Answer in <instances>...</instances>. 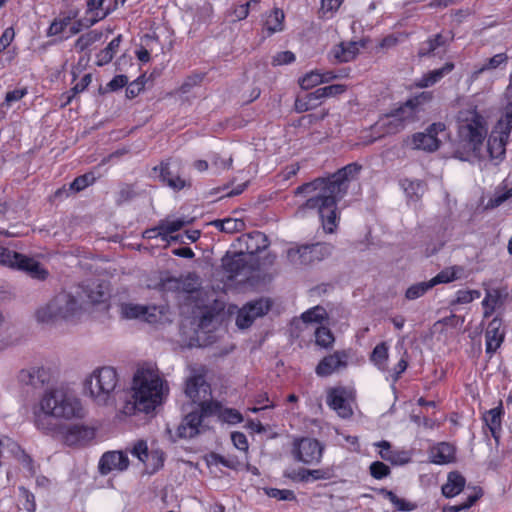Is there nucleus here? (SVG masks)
Listing matches in <instances>:
<instances>
[{
    "instance_id": "nucleus-1",
    "label": "nucleus",
    "mask_w": 512,
    "mask_h": 512,
    "mask_svg": "<svg viewBox=\"0 0 512 512\" xmlns=\"http://www.w3.org/2000/svg\"><path fill=\"white\" fill-rule=\"evenodd\" d=\"M457 128L459 143L466 153L461 159H489L497 165L505 157L506 144L512 130V99H508L503 107L501 116L488 137L486 149H483V140L487 134V123L476 107L470 106L459 111Z\"/></svg>"
},
{
    "instance_id": "nucleus-2",
    "label": "nucleus",
    "mask_w": 512,
    "mask_h": 512,
    "mask_svg": "<svg viewBox=\"0 0 512 512\" xmlns=\"http://www.w3.org/2000/svg\"><path fill=\"white\" fill-rule=\"evenodd\" d=\"M360 170L359 164L351 163L328 178H319L298 187L296 193L308 196L298 213L317 214L322 224H336L340 220L337 202L345 195L348 181Z\"/></svg>"
},
{
    "instance_id": "nucleus-3",
    "label": "nucleus",
    "mask_w": 512,
    "mask_h": 512,
    "mask_svg": "<svg viewBox=\"0 0 512 512\" xmlns=\"http://www.w3.org/2000/svg\"><path fill=\"white\" fill-rule=\"evenodd\" d=\"M33 422L38 430L47 435L62 433L60 419L70 420L82 415L80 401L64 389L45 391L33 407Z\"/></svg>"
},
{
    "instance_id": "nucleus-4",
    "label": "nucleus",
    "mask_w": 512,
    "mask_h": 512,
    "mask_svg": "<svg viewBox=\"0 0 512 512\" xmlns=\"http://www.w3.org/2000/svg\"><path fill=\"white\" fill-rule=\"evenodd\" d=\"M167 392L168 387L158 368L145 363L134 373L131 398L124 404L123 413L126 415H134L137 412L148 414L162 403Z\"/></svg>"
},
{
    "instance_id": "nucleus-5",
    "label": "nucleus",
    "mask_w": 512,
    "mask_h": 512,
    "mask_svg": "<svg viewBox=\"0 0 512 512\" xmlns=\"http://www.w3.org/2000/svg\"><path fill=\"white\" fill-rule=\"evenodd\" d=\"M431 98L430 92H422L389 113L381 115L370 128L371 135L369 137L362 136L363 142L370 144L377 139L400 132L407 123L415 120L420 107L429 102Z\"/></svg>"
},
{
    "instance_id": "nucleus-6",
    "label": "nucleus",
    "mask_w": 512,
    "mask_h": 512,
    "mask_svg": "<svg viewBox=\"0 0 512 512\" xmlns=\"http://www.w3.org/2000/svg\"><path fill=\"white\" fill-rule=\"evenodd\" d=\"M118 374L115 368L104 366L96 368L85 380L84 389L100 406L112 405L115 402Z\"/></svg>"
},
{
    "instance_id": "nucleus-7",
    "label": "nucleus",
    "mask_w": 512,
    "mask_h": 512,
    "mask_svg": "<svg viewBox=\"0 0 512 512\" xmlns=\"http://www.w3.org/2000/svg\"><path fill=\"white\" fill-rule=\"evenodd\" d=\"M0 264L6 267L15 268L25 272L33 279L44 281L48 278L49 272L40 262L24 254L11 251L0 246Z\"/></svg>"
},
{
    "instance_id": "nucleus-8",
    "label": "nucleus",
    "mask_w": 512,
    "mask_h": 512,
    "mask_svg": "<svg viewBox=\"0 0 512 512\" xmlns=\"http://www.w3.org/2000/svg\"><path fill=\"white\" fill-rule=\"evenodd\" d=\"M223 268L231 278L243 277V280L254 278L256 258L253 255L239 251L232 256L226 255L222 260Z\"/></svg>"
},
{
    "instance_id": "nucleus-9",
    "label": "nucleus",
    "mask_w": 512,
    "mask_h": 512,
    "mask_svg": "<svg viewBox=\"0 0 512 512\" xmlns=\"http://www.w3.org/2000/svg\"><path fill=\"white\" fill-rule=\"evenodd\" d=\"M324 446L315 438L303 437L295 439L291 454L293 458L306 465L320 463L323 456Z\"/></svg>"
},
{
    "instance_id": "nucleus-10",
    "label": "nucleus",
    "mask_w": 512,
    "mask_h": 512,
    "mask_svg": "<svg viewBox=\"0 0 512 512\" xmlns=\"http://www.w3.org/2000/svg\"><path fill=\"white\" fill-rule=\"evenodd\" d=\"M446 126L443 123H433L425 132H419L412 136L410 145L413 149L434 151L438 149L441 139L445 136Z\"/></svg>"
},
{
    "instance_id": "nucleus-11",
    "label": "nucleus",
    "mask_w": 512,
    "mask_h": 512,
    "mask_svg": "<svg viewBox=\"0 0 512 512\" xmlns=\"http://www.w3.org/2000/svg\"><path fill=\"white\" fill-rule=\"evenodd\" d=\"M271 308V302L268 299L260 298L245 304L237 314L236 325L240 329L250 327L255 319L264 316Z\"/></svg>"
},
{
    "instance_id": "nucleus-12",
    "label": "nucleus",
    "mask_w": 512,
    "mask_h": 512,
    "mask_svg": "<svg viewBox=\"0 0 512 512\" xmlns=\"http://www.w3.org/2000/svg\"><path fill=\"white\" fill-rule=\"evenodd\" d=\"M178 165L173 162H163L154 168V173L160 178L163 184L174 191H179L189 185V182L181 178L177 173Z\"/></svg>"
},
{
    "instance_id": "nucleus-13",
    "label": "nucleus",
    "mask_w": 512,
    "mask_h": 512,
    "mask_svg": "<svg viewBox=\"0 0 512 512\" xmlns=\"http://www.w3.org/2000/svg\"><path fill=\"white\" fill-rule=\"evenodd\" d=\"M51 373L44 367H30L22 369L18 374V381L23 386L40 389L50 382Z\"/></svg>"
},
{
    "instance_id": "nucleus-14",
    "label": "nucleus",
    "mask_w": 512,
    "mask_h": 512,
    "mask_svg": "<svg viewBox=\"0 0 512 512\" xmlns=\"http://www.w3.org/2000/svg\"><path fill=\"white\" fill-rule=\"evenodd\" d=\"M128 466L129 459L126 453L122 451H108L101 456L98 470L101 475H107L114 470L125 471Z\"/></svg>"
},
{
    "instance_id": "nucleus-15",
    "label": "nucleus",
    "mask_w": 512,
    "mask_h": 512,
    "mask_svg": "<svg viewBox=\"0 0 512 512\" xmlns=\"http://www.w3.org/2000/svg\"><path fill=\"white\" fill-rule=\"evenodd\" d=\"M207 426L197 410L188 413L177 428L179 438L191 439L206 431Z\"/></svg>"
},
{
    "instance_id": "nucleus-16",
    "label": "nucleus",
    "mask_w": 512,
    "mask_h": 512,
    "mask_svg": "<svg viewBox=\"0 0 512 512\" xmlns=\"http://www.w3.org/2000/svg\"><path fill=\"white\" fill-rule=\"evenodd\" d=\"M52 300L60 321L73 319L80 310L77 298L70 293L61 292Z\"/></svg>"
},
{
    "instance_id": "nucleus-17",
    "label": "nucleus",
    "mask_w": 512,
    "mask_h": 512,
    "mask_svg": "<svg viewBox=\"0 0 512 512\" xmlns=\"http://www.w3.org/2000/svg\"><path fill=\"white\" fill-rule=\"evenodd\" d=\"M348 354L345 351H336L325 356L316 366L315 372L320 377H327L347 367Z\"/></svg>"
},
{
    "instance_id": "nucleus-18",
    "label": "nucleus",
    "mask_w": 512,
    "mask_h": 512,
    "mask_svg": "<svg viewBox=\"0 0 512 512\" xmlns=\"http://www.w3.org/2000/svg\"><path fill=\"white\" fill-rule=\"evenodd\" d=\"M237 242L241 251L253 256L268 247L267 236L260 231L242 234L237 238Z\"/></svg>"
},
{
    "instance_id": "nucleus-19",
    "label": "nucleus",
    "mask_w": 512,
    "mask_h": 512,
    "mask_svg": "<svg viewBox=\"0 0 512 512\" xmlns=\"http://www.w3.org/2000/svg\"><path fill=\"white\" fill-rule=\"evenodd\" d=\"M185 394L194 403H198L203 398L211 397L210 385L206 382L203 375H193L186 381Z\"/></svg>"
},
{
    "instance_id": "nucleus-20",
    "label": "nucleus",
    "mask_w": 512,
    "mask_h": 512,
    "mask_svg": "<svg viewBox=\"0 0 512 512\" xmlns=\"http://www.w3.org/2000/svg\"><path fill=\"white\" fill-rule=\"evenodd\" d=\"M504 330L502 328V319L495 317L488 324L485 338H486V353L493 354L500 347L504 340Z\"/></svg>"
},
{
    "instance_id": "nucleus-21",
    "label": "nucleus",
    "mask_w": 512,
    "mask_h": 512,
    "mask_svg": "<svg viewBox=\"0 0 512 512\" xmlns=\"http://www.w3.org/2000/svg\"><path fill=\"white\" fill-rule=\"evenodd\" d=\"M94 430L83 425H70L67 427L63 439L68 446L81 445L94 437Z\"/></svg>"
},
{
    "instance_id": "nucleus-22",
    "label": "nucleus",
    "mask_w": 512,
    "mask_h": 512,
    "mask_svg": "<svg viewBox=\"0 0 512 512\" xmlns=\"http://www.w3.org/2000/svg\"><path fill=\"white\" fill-rule=\"evenodd\" d=\"M319 248V243L291 248L287 251V258L293 265H307L313 261V254L317 253Z\"/></svg>"
},
{
    "instance_id": "nucleus-23",
    "label": "nucleus",
    "mask_w": 512,
    "mask_h": 512,
    "mask_svg": "<svg viewBox=\"0 0 512 512\" xmlns=\"http://www.w3.org/2000/svg\"><path fill=\"white\" fill-rule=\"evenodd\" d=\"M105 0H88L85 26L90 27L106 18L114 8L104 6Z\"/></svg>"
},
{
    "instance_id": "nucleus-24",
    "label": "nucleus",
    "mask_w": 512,
    "mask_h": 512,
    "mask_svg": "<svg viewBox=\"0 0 512 512\" xmlns=\"http://www.w3.org/2000/svg\"><path fill=\"white\" fill-rule=\"evenodd\" d=\"M327 404L342 418H348L353 413L350 404L343 395L342 390L332 389L327 396Z\"/></svg>"
},
{
    "instance_id": "nucleus-25",
    "label": "nucleus",
    "mask_w": 512,
    "mask_h": 512,
    "mask_svg": "<svg viewBox=\"0 0 512 512\" xmlns=\"http://www.w3.org/2000/svg\"><path fill=\"white\" fill-rule=\"evenodd\" d=\"M337 77L338 76L333 71H310L299 79V85L302 89L308 90L314 88L319 84L328 83L336 79Z\"/></svg>"
},
{
    "instance_id": "nucleus-26",
    "label": "nucleus",
    "mask_w": 512,
    "mask_h": 512,
    "mask_svg": "<svg viewBox=\"0 0 512 512\" xmlns=\"http://www.w3.org/2000/svg\"><path fill=\"white\" fill-rule=\"evenodd\" d=\"M361 47L360 42H342L332 49L331 55L338 62H349L357 56Z\"/></svg>"
},
{
    "instance_id": "nucleus-27",
    "label": "nucleus",
    "mask_w": 512,
    "mask_h": 512,
    "mask_svg": "<svg viewBox=\"0 0 512 512\" xmlns=\"http://www.w3.org/2000/svg\"><path fill=\"white\" fill-rule=\"evenodd\" d=\"M466 484V479L458 471H452L447 476V482L442 486V494L452 498L460 494Z\"/></svg>"
},
{
    "instance_id": "nucleus-28",
    "label": "nucleus",
    "mask_w": 512,
    "mask_h": 512,
    "mask_svg": "<svg viewBox=\"0 0 512 512\" xmlns=\"http://www.w3.org/2000/svg\"><path fill=\"white\" fill-rule=\"evenodd\" d=\"M376 446L381 448L379 454L385 461H389L394 465H402L409 461V457L406 452L392 450L391 444L388 441L382 440L378 442Z\"/></svg>"
},
{
    "instance_id": "nucleus-29",
    "label": "nucleus",
    "mask_w": 512,
    "mask_h": 512,
    "mask_svg": "<svg viewBox=\"0 0 512 512\" xmlns=\"http://www.w3.org/2000/svg\"><path fill=\"white\" fill-rule=\"evenodd\" d=\"M183 226H153L152 228L143 231V237L146 239H152L161 237L164 241L178 240V234L180 228Z\"/></svg>"
},
{
    "instance_id": "nucleus-30",
    "label": "nucleus",
    "mask_w": 512,
    "mask_h": 512,
    "mask_svg": "<svg viewBox=\"0 0 512 512\" xmlns=\"http://www.w3.org/2000/svg\"><path fill=\"white\" fill-rule=\"evenodd\" d=\"M455 449L446 442L439 443L430 452L431 461L435 464H447L454 459Z\"/></svg>"
},
{
    "instance_id": "nucleus-31",
    "label": "nucleus",
    "mask_w": 512,
    "mask_h": 512,
    "mask_svg": "<svg viewBox=\"0 0 512 512\" xmlns=\"http://www.w3.org/2000/svg\"><path fill=\"white\" fill-rule=\"evenodd\" d=\"M453 69L454 64L448 62L443 67L432 70L427 74L423 75L421 79L418 80L417 86L421 88L430 87L435 83L439 82L445 75L449 74Z\"/></svg>"
},
{
    "instance_id": "nucleus-32",
    "label": "nucleus",
    "mask_w": 512,
    "mask_h": 512,
    "mask_svg": "<svg viewBox=\"0 0 512 512\" xmlns=\"http://www.w3.org/2000/svg\"><path fill=\"white\" fill-rule=\"evenodd\" d=\"M501 415L502 408L496 407L487 411L483 416V420L486 426L489 428L491 435L496 440V442H498L500 438Z\"/></svg>"
},
{
    "instance_id": "nucleus-33",
    "label": "nucleus",
    "mask_w": 512,
    "mask_h": 512,
    "mask_svg": "<svg viewBox=\"0 0 512 512\" xmlns=\"http://www.w3.org/2000/svg\"><path fill=\"white\" fill-rule=\"evenodd\" d=\"M285 14L282 9L274 8L267 16L264 22V28L268 35L281 32L284 29Z\"/></svg>"
},
{
    "instance_id": "nucleus-34",
    "label": "nucleus",
    "mask_w": 512,
    "mask_h": 512,
    "mask_svg": "<svg viewBox=\"0 0 512 512\" xmlns=\"http://www.w3.org/2000/svg\"><path fill=\"white\" fill-rule=\"evenodd\" d=\"M76 15L74 12H69L55 18L47 29V36L52 37L64 33Z\"/></svg>"
},
{
    "instance_id": "nucleus-35",
    "label": "nucleus",
    "mask_w": 512,
    "mask_h": 512,
    "mask_svg": "<svg viewBox=\"0 0 512 512\" xmlns=\"http://www.w3.org/2000/svg\"><path fill=\"white\" fill-rule=\"evenodd\" d=\"M35 318L42 324H53L60 321L52 299L35 311Z\"/></svg>"
},
{
    "instance_id": "nucleus-36",
    "label": "nucleus",
    "mask_w": 512,
    "mask_h": 512,
    "mask_svg": "<svg viewBox=\"0 0 512 512\" xmlns=\"http://www.w3.org/2000/svg\"><path fill=\"white\" fill-rule=\"evenodd\" d=\"M197 404L199 406V410L197 411L204 421L206 418L211 416H217L220 418V414L223 408L220 402L211 400L209 398H203V400L199 401Z\"/></svg>"
},
{
    "instance_id": "nucleus-37",
    "label": "nucleus",
    "mask_w": 512,
    "mask_h": 512,
    "mask_svg": "<svg viewBox=\"0 0 512 512\" xmlns=\"http://www.w3.org/2000/svg\"><path fill=\"white\" fill-rule=\"evenodd\" d=\"M121 38H122L121 35H118L117 37H115L113 40L110 41V43L107 45L106 48L101 50L96 55V64L98 66H104V65L108 64L113 59L114 55L116 54V52L118 51V48L120 46Z\"/></svg>"
},
{
    "instance_id": "nucleus-38",
    "label": "nucleus",
    "mask_w": 512,
    "mask_h": 512,
    "mask_svg": "<svg viewBox=\"0 0 512 512\" xmlns=\"http://www.w3.org/2000/svg\"><path fill=\"white\" fill-rule=\"evenodd\" d=\"M388 356V345L386 342H381L373 349L370 360L378 367V369L386 371Z\"/></svg>"
},
{
    "instance_id": "nucleus-39",
    "label": "nucleus",
    "mask_w": 512,
    "mask_h": 512,
    "mask_svg": "<svg viewBox=\"0 0 512 512\" xmlns=\"http://www.w3.org/2000/svg\"><path fill=\"white\" fill-rule=\"evenodd\" d=\"M174 284L173 287L177 290H183L187 293H192L197 290L199 286V278L195 274H189L185 279L183 280H169L168 284Z\"/></svg>"
},
{
    "instance_id": "nucleus-40",
    "label": "nucleus",
    "mask_w": 512,
    "mask_h": 512,
    "mask_svg": "<svg viewBox=\"0 0 512 512\" xmlns=\"http://www.w3.org/2000/svg\"><path fill=\"white\" fill-rule=\"evenodd\" d=\"M402 186L405 194L412 201H417L425 191L423 183L418 180H404Z\"/></svg>"
},
{
    "instance_id": "nucleus-41",
    "label": "nucleus",
    "mask_w": 512,
    "mask_h": 512,
    "mask_svg": "<svg viewBox=\"0 0 512 512\" xmlns=\"http://www.w3.org/2000/svg\"><path fill=\"white\" fill-rule=\"evenodd\" d=\"M481 488L474 489V492L467 497V500L456 505H446L442 508V512H460L469 509L482 496Z\"/></svg>"
},
{
    "instance_id": "nucleus-42",
    "label": "nucleus",
    "mask_w": 512,
    "mask_h": 512,
    "mask_svg": "<svg viewBox=\"0 0 512 512\" xmlns=\"http://www.w3.org/2000/svg\"><path fill=\"white\" fill-rule=\"evenodd\" d=\"M121 314L126 319L146 318L147 307L132 303L122 304Z\"/></svg>"
},
{
    "instance_id": "nucleus-43",
    "label": "nucleus",
    "mask_w": 512,
    "mask_h": 512,
    "mask_svg": "<svg viewBox=\"0 0 512 512\" xmlns=\"http://www.w3.org/2000/svg\"><path fill=\"white\" fill-rule=\"evenodd\" d=\"M432 285L430 281H423L419 283H415L407 288L405 292V298L407 300H416L426 294L430 289H432Z\"/></svg>"
},
{
    "instance_id": "nucleus-44",
    "label": "nucleus",
    "mask_w": 512,
    "mask_h": 512,
    "mask_svg": "<svg viewBox=\"0 0 512 512\" xmlns=\"http://www.w3.org/2000/svg\"><path fill=\"white\" fill-rule=\"evenodd\" d=\"M461 269L458 267H450L442 270L439 272L435 277L430 279V283L432 287L441 284V283H449L458 278V272H460Z\"/></svg>"
},
{
    "instance_id": "nucleus-45",
    "label": "nucleus",
    "mask_w": 512,
    "mask_h": 512,
    "mask_svg": "<svg viewBox=\"0 0 512 512\" xmlns=\"http://www.w3.org/2000/svg\"><path fill=\"white\" fill-rule=\"evenodd\" d=\"M327 318V312L322 306H315L301 315L305 323H322Z\"/></svg>"
},
{
    "instance_id": "nucleus-46",
    "label": "nucleus",
    "mask_w": 512,
    "mask_h": 512,
    "mask_svg": "<svg viewBox=\"0 0 512 512\" xmlns=\"http://www.w3.org/2000/svg\"><path fill=\"white\" fill-rule=\"evenodd\" d=\"M347 90L346 85L343 84H333L329 86H325L322 88H318L315 90L312 95L315 96V99H321L326 97H334L339 94L344 93Z\"/></svg>"
},
{
    "instance_id": "nucleus-47",
    "label": "nucleus",
    "mask_w": 512,
    "mask_h": 512,
    "mask_svg": "<svg viewBox=\"0 0 512 512\" xmlns=\"http://www.w3.org/2000/svg\"><path fill=\"white\" fill-rule=\"evenodd\" d=\"M256 264H255V274L254 278H259L261 274L265 275V272L274 265L276 260V255L268 253L263 258L255 255Z\"/></svg>"
},
{
    "instance_id": "nucleus-48",
    "label": "nucleus",
    "mask_w": 512,
    "mask_h": 512,
    "mask_svg": "<svg viewBox=\"0 0 512 512\" xmlns=\"http://www.w3.org/2000/svg\"><path fill=\"white\" fill-rule=\"evenodd\" d=\"M334 340V335L329 328L320 326L316 329L315 341L317 345L323 348H329L334 343Z\"/></svg>"
},
{
    "instance_id": "nucleus-49",
    "label": "nucleus",
    "mask_w": 512,
    "mask_h": 512,
    "mask_svg": "<svg viewBox=\"0 0 512 512\" xmlns=\"http://www.w3.org/2000/svg\"><path fill=\"white\" fill-rule=\"evenodd\" d=\"M19 502L27 512H35V496L25 487H19Z\"/></svg>"
},
{
    "instance_id": "nucleus-50",
    "label": "nucleus",
    "mask_w": 512,
    "mask_h": 512,
    "mask_svg": "<svg viewBox=\"0 0 512 512\" xmlns=\"http://www.w3.org/2000/svg\"><path fill=\"white\" fill-rule=\"evenodd\" d=\"M96 180L94 173H86L74 179V181L70 184V190L74 192H79L86 187L92 185Z\"/></svg>"
},
{
    "instance_id": "nucleus-51",
    "label": "nucleus",
    "mask_w": 512,
    "mask_h": 512,
    "mask_svg": "<svg viewBox=\"0 0 512 512\" xmlns=\"http://www.w3.org/2000/svg\"><path fill=\"white\" fill-rule=\"evenodd\" d=\"M445 44V40L442 35H436L434 38L428 39L426 42H424L420 49H419V55L425 56L433 51H435L438 47Z\"/></svg>"
},
{
    "instance_id": "nucleus-52",
    "label": "nucleus",
    "mask_w": 512,
    "mask_h": 512,
    "mask_svg": "<svg viewBox=\"0 0 512 512\" xmlns=\"http://www.w3.org/2000/svg\"><path fill=\"white\" fill-rule=\"evenodd\" d=\"M100 38H101V33H98L96 31H91L89 33H86V34L80 36L77 39L75 46L80 51H83L86 48H88L90 45H92L93 43L98 41Z\"/></svg>"
},
{
    "instance_id": "nucleus-53",
    "label": "nucleus",
    "mask_w": 512,
    "mask_h": 512,
    "mask_svg": "<svg viewBox=\"0 0 512 512\" xmlns=\"http://www.w3.org/2000/svg\"><path fill=\"white\" fill-rule=\"evenodd\" d=\"M480 291L478 290H459L456 293L455 300L451 303L452 305H460V304H468L472 302L474 299L480 297Z\"/></svg>"
},
{
    "instance_id": "nucleus-54",
    "label": "nucleus",
    "mask_w": 512,
    "mask_h": 512,
    "mask_svg": "<svg viewBox=\"0 0 512 512\" xmlns=\"http://www.w3.org/2000/svg\"><path fill=\"white\" fill-rule=\"evenodd\" d=\"M306 474L310 475V480H330L335 476V471L333 467H325L320 469H309V472Z\"/></svg>"
},
{
    "instance_id": "nucleus-55",
    "label": "nucleus",
    "mask_w": 512,
    "mask_h": 512,
    "mask_svg": "<svg viewBox=\"0 0 512 512\" xmlns=\"http://www.w3.org/2000/svg\"><path fill=\"white\" fill-rule=\"evenodd\" d=\"M370 474L375 479H383L390 474V468L386 464L380 461H375L371 463L370 467Z\"/></svg>"
},
{
    "instance_id": "nucleus-56",
    "label": "nucleus",
    "mask_w": 512,
    "mask_h": 512,
    "mask_svg": "<svg viewBox=\"0 0 512 512\" xmlns=\"http://www.w3.org/2000/svg\"><path fill=\"white\" fill-rule=\"evenodd\" d=\"M221 421L229 424H237L242 422L243 417L239 411L231 408H222L220 418Z\"/></svg>"
},
{
    "instance_id": "nucleus-57",
    "label": "nucleus",
    "mask_w": 512,
    "mask_h": 512,
    "mask_svg": "<svg viewBox=\"0 0 512 512\" xmlns=\"http://www.w3.org/2000/svg\"><path fill=\"white\" fill-rule=\"evenodd\" d=\"M508 56L505 53H499L489 58L483 65L486 71L495 70L501 65H506Z\"/></svg>"
},
{
    "instance_id": "nucleus-58",
    "label": "nucleus",
    "mask_w": 512,
    "mask_h": 512,
    "mask_svg": "<svg viewBox=\"0 0 512 512\" xmlns=\"http://www.w3.org/2000/svg\"><path fill=\"white\" fill-rule=\"evenodd\" d=\"M88 298L92 303H100L104 301L106 292L102 284L89 286L87 291Z\"/></svg>"
},
{
    "instance_id": "nucleus-59",
    "label": "nucleus",
    "mask_w": 512,
    "mask_h": 512,
    "mask_svg": "<svg viewBox=\"0 0 512 512\" xmlns=\"http://www.w3.org/2000/svg\"><path fill=\"white\" fill-rule=\"evenodd\" d=\"M28 93L26 88L15 89L13 91L7 92L5 96V101L2 104V109L8 108L12 103L21 100Z\"/></svg>"
},
{
    "instance_id": "nucleus-60",
    "label": "nucleus",
    "mask_w": 512,
    "mask_h": 512,
    "mask_svg": "<svg viewBox=\"0 0 512 512\" xmlns=\"http://www.w3.org/2000/svg\"><path fill=\"white\" fill-rule=\"evenodd\" d=\"M267 494H268V496L276 498L278 500L291 501L296 498L294 492L292 490H288V489L280 490V489H276V488H270L267 491Z\"/></svg>"
},
{
    "instance_id": "nucleus-61",
    "label": "nucleus",
    "mask_w": 512,
    "mask_h": 512,
    "mask_svg": "<svg viewBox=\"0 0 512 512\" xmlns=\"http://www.w3.org/2000/svg\"><path fill=\"white\" fill-rule=\"evenodd\" d=\"M390 502L397 508L398 511L402 512L413 511L417 507L415 503L406 501L403 498H399L396 494L394 495Z\"/></svg>"
},
{
    "instance_id": "nucleus-62",
    "label": "nucleus",
    "mask_w": 512,
    "mask_h": 512,
    "mask_svg": "<svg viewBox=\"0 0 512 512\" xmlns=\"http://www.w3.org/2000/svg\"><path fill=\"white\" fill-rule=\"evenodd\" d=\"M344 0H322L321 1V12L323 15H333L338 8L341 6Z\"/></svg>"
},
{
    "instance_id": "nucleus-63",
    "label": "nucleus",
    "mask_w": 512,
    "mask_h": 512,
    "mask_svg": "<svg viewBox=\"0 0 512 512\" xmlns=\"http://www.w3.org/2000/svg\"><path fill=\"white\" fill-rule=\"evenodd\" d=\"M295 55L291 51H282L273 57V65H285L294 62Z\"/></svg>"
},
{
    "instance_id": "nucleus-64",
    "label": "nucleus",
    "mask_w": 512,
    "mask_h": 512,
    "mask_svg": "<svg viewBox=\"0 0 512 512\" xmlns=\"http://www.w3.org/2000/svg\"><path fill=\"white\" fill-rule=\"evenodd\" d=\"M131 453L134 456H136L140 461L145 462L147 457H148L147 443L145 441H142V440L138 441L134 445Z\"/></svg>"
}]
</instances>
